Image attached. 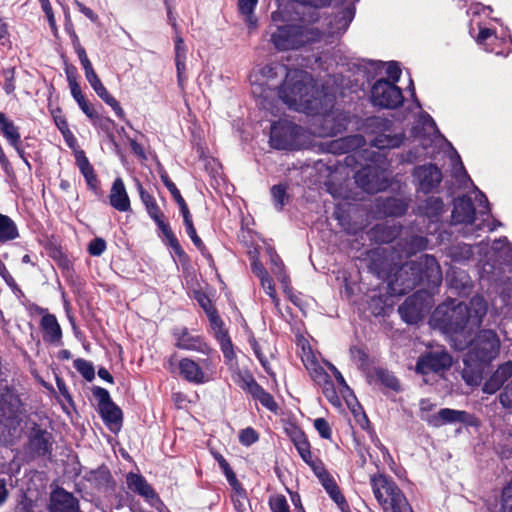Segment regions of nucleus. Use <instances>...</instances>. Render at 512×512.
Returning a JSON list of instances; mask_svg holds the SVG:
<instances>
[{"label": "nucleus", "mask_w": 512, "mask_h": 512, "mask_svg": "<svg viewBox=\"0 0 512 512\" xmlns=\"http://www.w3.org/2000/svg\"><path fill=\"white\" fill-rule=\"evenodd\" d=\"M31 448L35 450L37 454H45L49 451L50 442L49 437L46 433H42L33 437L30 441Z\"/></svg>", "instance_id": "37"}, {"label": "nucleus", "mask_w": 512, "mask_h": 512, "mask_svg": "<svg viewBox=\"0 0 512 512\" xmlns=\"http://www.w3.org/2000/svg\"><path fill=\"white\" fill-rule=\"evenodd\" d=\"M76 6L78 7L79 11L84 14L87 18H89L91 21L96 22L98 19V16L94 13L92 9L89 7H86L80 2H76Z\"/></svg>", "instance_id": "60"}, {"label": "nucleus", "mask_w": 512, "mask_h": 512, "mask_svg": "<svg viewBox=\"0 0 512 512\" xmlns=\"http://www.w3.org/2000/svg\"><path fill=\"white\" fill-rule=\"evenodd\" d=\"M176 345L181 349L198 351L207 356L211 351L210 347L198 335H194L185 329L177 334Z\"/></svg>", "instance_id": "23"}, {"label": "nucleus", "mask_w": 512, "mask_h": 512, "mask_svg": "<svg viewBox=\"0 0 512 512\" xmlns=\"http://www.w3.org/2000/svg\"><path fill=\"white\" fill-rule=\"evenodd\" d=\"M177 204L179 205V208H180V211L182 213L184 222L192 220L191 214L189 212V209L187 207V204H186L185 200L182 198V199L177 201Z\"/></svg>", "instance_id": "63"}, {"label": "nucleus", "mask_w": 512, "mask_h": 512, "mask_svg": "<svg viewBox=\"0 0 512 512\" xmlns=\"http://www.w3.org/2000/svg\"><path fill=\"white\" fill-rule=\"evenodd\" d=\"M106 249V242L101 238H96L90 242L88 251L93 256H100Z\"/></svg>", "instance_id": "45"}, {"label": "nucleus", "mask_w": 512, "mask_h": 512, "mask_svg": "<svg viewBox=\"0 0 512 512\" xmlns=\"http://www.w3.org/2000/svg\"><path fill=\"white\" fill-rule=\"evenodd\" d=\"M19 238L16 223L7 215L0 213V242L6 243Z\"/></svg>", "instance_id": "31"}, {"label": "nucleus", "mask_w": 512, "mask_h": 512, "mask_svg": "<svg viewBox=\"0 0 512 512\" xmlns=\"http://www.w3.org/2000/svg\"><path fill=\"white\" fill-rule=\"evenodd\" d=\"M503 382L496 375L493 374L490 379L484 384L483 391L488 394L495 393L501 386Z\"/></svg>", "instance_id": "49"}, {"label": "nucleus", "mask_w": 512, "mask_h": 512, "mask_svg": "<svg viewBox=\"0 0 512 512\" xmlns=\"http://www.w3.org/2000/svg\"><path fill=\"white\" fill-rule=\"evenodd\" d=\"M0 131L24 163L30 167L28 160L25 158L24 150L21 147V137L18 128L2 112H0Z\"/></svg>", "instance_id": "20"}, {"label": "nucleus", "mask_w": 512, "mask_h": 512, "mask_svg": "<svg viewBox=\"0 0 512 512\" xmlns=\"http://www.w3.org/2000/svg\"><path fill=\"white\" fill-rule=\"evenodd\" d=\"M271 19L272 24L269 26L268 33L271 43L278 50L296 49L318 39V33L312 28L303 30L296 26L280 25L279 22L282 20L280 11L273 12Z\"/></svg>", "instance_id": "4"}, {"label": "nucleus", "mask_w": 512, "mask_h": 512, "mask_svg": "<svg viewBox=\"0 0 512 512\" xmlns=\"http://www.w3.org/2000/svg\"><path fill=\"white\" fill-rule=\"evenodd\" d=\"M258 0H238V10L249 33L254 32L258 27V19L254 15V10Z\"/></svg>", "instance_id": "26"}, {"label": "nucleus", "mask_w": 512, "mask_h": 512, "mask_svg": "<svg viewBox=\"0 0 512 512\" xmlns=\"http://www.w3.org/2000/svg\"><path fill=\"white\" fill-rule=\"evenodd\" d=\"M41 327L44 331V339L46 341H60L62 332L55 316L50 314L43 316L41 320Z\"/></svg>", "instance_id": "29"}, {"label": "nucleus", "mask_w": 512, "mask_h": 512, "mask_svg": "<svg viewBox=\"0 0 512 512\" xmlns=\"http://www.w3.org/2000/svg\"><path fill=\"white\" fill-rule=\"evenodd\" d=\"M371 100L375 106L396 108L403 102L401 90L390 81L379 80L371 90Z\"/></svg>", "instance_id": "11"}, {"label": "nucleus", "mask_w": 512, "mask_h": 512, "mask_svg": "<svg viewBox=\"0 0 512 512\" xmlns=\"http://www.w3.org/2000/svg\"><path fill=\"white\" fill-rule=\"evenodd\" d=\"M423 295H425V298L422 297V293H417L407 298L399 307L398 311L407 323H417L430 306V296L426 292Z\"/></svg>", "instance_id": "12"}, {"label": "nucleus", "mask_w": 512, "mask_h": 512, "mask_svg": "<svg viewBox=\"0 0 512 512\" xmlns=\"http://www.w3.org/2000/svg\"><path fill=\"white\" fill-rule=\"evenodd\" d=\"M500 402L503 406H512V384L508 385L500 395Z\"/></svg>", "instance_id": "58"}, {"label": "nucleus", "mask_w": 512, "mask_h": 512, "mask_svg": "<svg viewBox=\"0 0 512 512\" xmlns=\"http://www.w3.org/2000/svg\"><path fill=\"white\" fill-rule=\"evenodd\" d=\"M503 383L512 377V362L502 364L494 373Z\"/></svg>", "instance_id": "47"}, {"label": "nucleus", "mask_w": 512, "mask_h": 512, "mask_svg": "<svg viewBox=\"0 0 512 512\" xmlns=\"http://www.w3.org/2000/svg\"><path fill=\"white\" fill-rule=\"evenodd\" d=\"M487 312V304L483 297L475 296L471 299L470 307L459 303L450 308L448 305L438 307L436 314H444L442 320L445 327L451 331L455 338L458 334L466 333L478 327Z\"/></svg>", "instance_id": "3"}, {"label": "nucleus", "mask_w": 512, "mask_h": 512, "mask_svg": "<svg viewBox=\"0 0 512 512\" xmlns=\"http://www.w3.org/2000/svg\"><path fill=\"white\" fill-rule=\"evenodd\" d=\"M271 270L274 275L278 278V280L284 285V288H287V277L283 271V264L279 257L275 254H271Z\"/></svg>", "instance_id": "39"}, {"label": "nucleus", "mask_w": 512, "mask_h": 512, "mask_svg": "<svg viewBox=\"0 0 512 512\" xmlns=\"http://www.w3.org/2000/svg\"><path fill=\"white\" fill-rule=\"evenodd\" d=\"M53 118H54L55 125L57 126V128L60 130L61 133H63V131H66L69 129L67 120L64 116L54 114Z\"/></svg>", "instance_id": "61"}, {"label": "nucleus", "mask_w": 512, "mask_h": 512, "mask_svg": "<svg viewBox=\"0 0 512 512\" xmlns=\"http://www.w3.org/2000/svg\"><path fill=\"white\" fill-rule=\"evenodd\" d=\"M75 51L79 57L80 63L83 68L91 65V62L87 57L85 49L78 42L75 44Z\"/></svg>", "instance_id": "55"}, {"label": "nucleus", "mask_w": 512, "mask_h": 512, "mask_svg": "<svg viewBox=\"0 0 512 512\" xmlns=\"http://www.w3.org/2000/svg\"><path fill=\"white\" fill-rule=\"evenodd\" d=\"M423 125L425 126V128L427 129L429 134H436L437 133L436 124H435L434 120L430 116L426 115L423 118Z\"/></svg>", "instance_id": "64"}, {"label": "nucleus", "mask_w": 512, "mask_h": 512, "mask_svg": "<svg viewBox=\"0 0 512 512\" xmlns=\"http://www.w3.org/2000/svg\"><path fill=\"white\" fill-rule=\"evenodd\" d=\"M258 440L257 432L252 428H246L239 434V441L245 446H250Z\"/></svg>", "instance_id": "41"}, {"label": "nucleus", "mask_w": 512, "mask_h": 512, "mask_svg": "<svg viewBox=\"0 0 512 512\" xmlns=\"http://www.w3.org/2000/svg\"><path fill=\"white\" fill-rule=\"evenodd\" d=\"M261 285L265 292L271 297L273 302L277 305L278 304V298L276 296L275 287L273 285V282L270 277H267L261 281Z\"/></svg>", "instance_id": "53"}, {"label": "nucleus", "mask_w": 512, "mask_h": 512, "mask_svg": "<svg viewBox=\"0 0 512 512\" xmlns=\"http://www.w3.org/2000/svg\"><path fill=\"white\" fill-rule=\"evenodd\" d=\"M155 221L158 224L159 228L161 229V231L166 239V243L173 249V251L178 256H180V257L184 256V251L181 248L177 238L175 237V235L172 232L169 225L164 223L159 217H155Z\"/></svg>", "instance_id": "34"}, {"label": "nucleus", "mask_w": 512, "mask_h": 512, "mask_svg": "<svg viewBox=\"0 0 512 512\" xmlns=\"http://www.w3.org/2000/svg\"><path fill=\"white\" fill-rule=\"evenodd\" d=\"M386 73H387L389 79L392 80L391 83L395 84L396 82H398L400 79V76H401V70H400L398 63L389 62L387 64Z\"/></svg>", "instance_id": "50"}, {"label": "nucleus", "mask_w": 512, "mask_h": 512, "mask_svg": "<svg viewBox=\"0 0 512 512\" xmlns=\"http://www.w3.org/2000/svg\"><path fill=\"white\" fill-rule=\"evenodd\" d=\"M280 99L291 109L305 113L318 111L320 100L315 96L312 77L301 70H290L278 91Z\"/></svg>", "instance_id": "2"}, {"label": "nucleus", "mask_w": 512, "mask_h": 512, "mask_svg": "<svg viewBox=\"0 0 512 512\" xmlns=\"http://www.w3.org/2000/svg\"><path fill=\"white\" fill-rule=\"evenodd\" d=\"M467 414L464 411L453 409H441L438 413L430 416L426 420L434 427H440L447 423L464 422Z\"/></svg>", "instance_id": "25"}, {"label": "nucleus", "mask_w": 512, "mask_h": 512, "mask_svg": "<svg viewBox=\"0 0 512 512\" xmlns=\"http://www.w3.org/2000/svg\"><path fill=\"white\" fill-rule=\"evenodd\" d=\"M476 201L478 202L479 207H481L479 212L480 213H488L489 208H488V201H487L486 196L484 194H482L481 192H478V194L476 195Z\"/></svg>", "instance_id": "62"}, {"label": "nucleus", "mask_w": 512, "mask_h": 512, "mask_svg": "<svg viewBox=\"0 0 512 512\" xmlns=\"http://www.w3.org/2000/svg\"><path fill=\"white\" fill-rule=\"evenodd\" d=\"M86 80L91 85L92 89L95 93L107 104L109 105L115 112V114L119 117H123L124 111L120 106L119 102L107 91L105 86L102 84L95 70L93 69L92 64L83 68Z\"/></svg>", "instance_id": "15"}, {"label": "nucleus", "mask_w": 512, "mask_h": 512, "mask_svg": "<svg viewBox=\"0 0 512 512\" xmlns=\"http://www.w3.org/2000/svg\"><path fill=\"white\" fill-rule=\"evenodd\" d=\"M212 455L215 458V460L218 462L219 467L223 471L228 483L234 490L235 494L238 497L243 498L245 496V491L242 488L240 482L237 480L235 473L231 469L228 462L225 460V458L218 452L212 451Z\"/></svg>", "instance_id": "27"}, {"label": "nucleus", "mask_w": 512, "mask_h": 512, "mask_svg": "<svg viewBox=\"0 0 512 512\" xmlns=\"http://www.w3.org/2000/svg\"><path fill=\"white\" fill-rule=\"evenodd\" d=\"M414 176L418 181L422 191L428 192L437 186L441 181V172L434 165H425L417 167Z\"/></svg>", "instance_id": "21"}, {"label": "nucleus", "mask_w": 512, "mask_h": 512, "mask_svg": "<svg viewBox=\"0 0 512 512\" xmlns=\"http://www.w3.org/2000/svg\"><path fill=\"white\" fill-rule=\"evenodd\" d=\"M109 201L111 206L120 212L130 210V199L121 178L114 180L109 194Z\"/></svg>", "instance_id": "22"}, {"label": "nucleus", "mask_w": 512, "mask_h": 512, "mask_svg": "<svg viewBox=\"0 0 512 512\" xmlns=\"http://www.w3.org/2000/svg\"><path fill=\"white\" fill-rule=\"evenodd\" d=\"M97 396L99 397V411L103 420L112 429L118 427L122 416L121 410L111 401L107 390L100 388Z\"/></svg>", "instance_id": "17"}, {"label": "nucleus", "mask_w": 512, "mask_h": 512, "mask_svg": "<svg viewBox=\"0 0 512 512\" xmlns=\"http://www.w3.org/2000/svg\"><path fill=\"white\" fill-rule=\"evenodd\" d=\"M421 269V282H427L429 288L434 289L438 287L442 281V273L440 266L433 256L424 255L420 258Z\"/></svg>", "instance_id": "19"}, {"label": "nucleus", "mask_w": 512, "mask_h": 512, "mask_svg": "<svg viewBox=\"0 0 512 512\" xmlns=\"http://www.w3.org/2000/svg\"><path fill=\"white\" fill-rule=\"evenodd\" d=\"M252 270L255 275L262 281L263 279L269 277L267 271L264 266L257 260H254L252 263Z\"/></svg>", "instance_id": "56"}, {"label": "nucleus", "mask_w": 512, "mask_h": 512, "mask_svg": "<svg viewBox=\"0 0 512 512\" xmlns=\"http://www.w3.org/2000/svg\"><path fill=\"white\" fill-rule=\"evenodd\" d=\"M475 209L466 197L456 199L454 210L452 212V219L455 224H471L474 220Z\"/></svg>", "instance_id": "24"}, {"label": "nucleus", "mask_w": 512, "mask_h": 512, "mask_svg": "<svg viewBox=\"0 0 512 512\" xmlns=\"http://www.w3.org/2000/svg\"><path fill=\"white\" fill-rule=\"evenodd\" d=\"M128 488L142 496L150 505L159 508L162 501L143 476L135 473H128L126 476Z\"/></svg>", "instance_id": "16"}, {"label": "nucleus", "mask_w": 512, "mask_h": 512, "mask_svg": "<svg viewBox=\"0 0 512 512\" xmlns=\"http://www.w3.org/2000/svg\"><path fill=\"white\" fill-rule=\"evenodd\" d=\"M249 393L257 399L264 407L270 411H276L277 404L273 397L267 393L262 387H260L253 378L249 377L245 380Z\"/></svg>", "instance_id": "28"}, {"label": "nucleus", "mask_w": 512, "mask_h": 512, "mask_svg": "<svg viewBox=\"0 0 512 512\" xmlns=\"http://www.w3.org/2000/svg\"><path fill=\"white\" fill-rule=\"evenodd\" d=\"M314 427L322 438L329 439L331 437V428L324 418L314 420Z\"/></svg>", "instance_id": "42"}, {"label": "nucleus", "mask_w": 512, "mask_h": 512, "mask_svg": "<svg viewBox=\"0 0 512 512\" xmlns=\"http://www.w3.org/2000/svg\"><path fill=\"white\" fill-rule=\"evenodd\" d=\"M370 484L383 512H414L402 490L383 474L372 475Z\"/></svg>", "instance_id": "5"}, {"label": "nucleus", "mask_w": 512, "mask_h": 512, "mask_svg": "<svg viewBox=\"0 0 512 512\" xmlns=\"http://www.w3.org/2000/svg\"><path fill=\"white\" fill-rule=\"evenodd\" d=\"M69 88L71 95L76 102L85 97L81 91L80 85L78 84L75 76L69 77Z\"/></svg>", "instance_id": "51"}, {"label": "nucleus", "mask_w": 512, "mask_h": 512, "mask_svg": "<svg viewBox=\"0 0 512 512\" xmlns=\"http://www.w3.org/2000/svg\"><path fill=\"white\" fill-rule=\"evenodd\" d=\"M323 486L325 487L326 491L329 493L331 498L338 504L341 505L344 503V498L341 495L340 491L338 490L336 484L334 481L327 476L322 478Z\"/></svg>", "instance_id": "38"}, {"label": "nucleus", "mask_w": 512, "mask_h": 512, "mask_svg": "<svg viewBox=\"0 0 512 512\" xmlns=\"http://www.w3.org/2000/svg\"><path fill=\"white\" fill-rule=\"evenodd\" d=\"M161 179L176 202L183 198L180 194V191L177 189L176 185L169 179V177L166 174H162Z\"/></svg>", "instance_id": "52"}, {"label": "nucleus", "mask_w": 512, "mask_h": 512, "mask_svg": "<svg viewBox=\"0 0 512 512\" xmlns=\"http://www.w3.org/2000/svg\"><path fill=\"white\" fill-rule=\"evenodd\" d=\"M271 194L275 204L281 208L284 205L286 198L285 187L282 185H275L271 189Z\"/></svg>", "instance_id": "43"}, {"label": "nucleus", "mask_w": 512, "mask_h": 512, "mask_svg": "<svg viewBox=\"0 0 512 512\" xmlns=\"http://www.w3.org/2000/svg\"><path fill=\"white\" fill-rule=\"evenodd\" d=\"M75 159L77 166L79 167L81 173L85 177L87 183L93 186L96 182V176L94 174L93 167L90 165L87 157L85 156L84 151L76 150Z\"/></svg>", "instance_id": "32"}, {"label": "nucleus", "mask_w": 512, "mask_h": 512, "mask_svg": "<svg viewBox=\"0 0 512 512\" xmlns=\"http://www.w3.org/2000/svg\"><path fill=\"white\" fill-rule=\"evenodd\" d=\"M61 134H62L66 144L69 146V148H71L74 152L76 150H79L78 145H77V139L75 138L73 133L70 131V129L63 131V133H61Z\"/></svg>", "instance_id": "54"}, {"label": "nucleus", "mask_w": 512, "mask_h": 512, "mask_svg": "<svg viewBox=\"0 0 512 512\" xmlns=\"http://www.w3.org/2000/svg\"><path fill=\"white\" fill-rule=\"evenodd\" d=\"M354 17V11L348 7L342 10L338 15L331 19L328 23L327 30L325 33L320 34L318 31V39L323 37L326 43H332L335 39L341 37L348 29L352 19Z\"/></svg>", "instance_id": "14"}, {"label": "nucleus", "mask_w": 512, "mask_h": 512, "mask_svg": "<svg viewBox=\"0 0 512 512\" xmlns=\"http://www.w3.org/2000/svg\"><path fill=\"white\" fill-rule=\"evenodd\" d=\"M297 346L300 349L301 360L306 367L310 377L314 382L322 386L323 394L328 399V401L333 406L340 407L342 397L346 400L352 413L357 415L360 410V406L354 399L352 401L348 399V396L351 395V391L339 370L333 364L329 362L325 363L328 369L334 374L338 382V388H335L329 379V375L318 362L317 356L313 352L308 340L303 337L299 338L297 341Z\"/></svg>", "instance_id": "1"}, {"label": "nucleus", "mask_w": 512, "mask_h": 512, "mask_svg": "<svg viewBox=\"0 0 512 512\" xmlns=\"http://www.w3.org/2000/svg\"><path fill=\"white\" fill-rule=\"evenodd\" d=\"M75 367L86 379H91L94 376L93 367L84 360H76Z\"/></svg>", "instance_id": "48"}, {"label": "nucleus", "mask_w": 512, "mask_h": 512, "mask_svg": "<svg viewBox=\"0 0 512 512\" xmlns=\"http://www.w3.org/2000/svg\"><path fill=\"white\" fill-rule=\"evenodd\" d=\"M489 512H512V480L503 488L500 504L488 507Z\"/></svg>", "instance_id": "33"}, {"label": "nucleus", "mask_w": 512, "mask_h": 512, "mask_svg": "<svg viewBox=\"0 0 512 512\" xmlns=\"http://www.w3.org/2000/svg\"><path fill=\"white\" fill-rule=\"evenodd\" d=\"M294 442L301 458L315 471L319 477H322V468L320 467L319 463L313 459L308 441L303 436H299V438L295 439Z\"/></svg>", "instance_id": "30"}, {"label": "nucleus", "mask_w": 512, "mask_h": 512, "mask_svg": "<svg viewBox=\"0 0 512 512\" xmlns=\"http://www.w3.org/2000/svg\"><path fill=\"white\" fill-rule=\"evenodd\" d=\"M175 57L186 58V47L180 36L175 38Z\"/></svg>", "instance_id": "57"}, {"label": "nucleus", "mask_w": 512, "mask_h": 512, "mask_svg": "<svg viewBox=\"0 0 512 512\" xmlns=\"http://www.w3.org/2000/svg\"><path fill=\"white\" fill-rule=\"evenodd\" d=\"M302 129L288 121H279L271 127L270 143L282 150H294L302 147Z\"/></svg>", "instance_id": "7"}, {"label": "nucleus", "mask_w": 512, "mask_h": 512, "mask_svg": "<svg viewBox=\"0 0 512 512\" xmlns=\"http://www.w3.org/2000/svg\"><path fill=\"white\" fill-rule=\"evenodd\" d=\"M452 161L454 162V168H453V171H454V174H455V177L460 181V182H463V180H469V177L463 167V164L462 162L460 161V158L459 156L455 153L453 158H452Z\"/></svg>", "instance_id": "44"}, {"label": "nucleus", "mask_w": 512, "mask_h": 512, "mask_svg": "<svg viewBox=\"0 0 512 512\" xmlns=\"http://www.w3.org/2000/svg\"><path fill=\"white\" fill-rule=\"evenodd\" d=\"M50 512H78V501L69 492L62 488L52 491L49 503Z\"/></svg>", "instance_id": "18"}, {"label": "nucleus", "mask_w": 512, "mask_h": 512, "mask_svg": "<svg viewBox=\"0 0 512 512\" xmlns=\"http://www.w3.org/2000/svg\"><path fill=\"white\" fill-rule=\"evenodd\" d=\"M470 13L472 14V24H475L479 29V34L476 38L477 43L484 46V49L488 52H494L497 55H503L504 50L498 49V46L500 44L509 46L510 41L504 38L499 39L492 29L483 27L481 22L477 21V17L481 13L488 15L490 13V9L488 7L481 6L480 4H474L470 7Z\"/></svg>", "instance_id": "9"}, {"label": "nucleus", "mask_w": 512, "mask_h": 512, "mask_svg": "<svg viewBox=\"0 0 512 512\" xmlns=\"http://www.w3.org/2000/svg\"><path fill=\"white\" fill-rule=\"evenodd\" d=\"M206 311L208 314L211 328H212L217 340L219 341V340L227 337L226 331L223 328V322L221 321L219 316L216 314V312L213 310H206Z\"/></svg>", "instance_id": "36"}, {"label": "nucleus", "mask_w": 512, "mask_h": 512, "mask_svg": "<svg viewBox=\"0 0 512 512\" xmlns=\"http://www.w3.org/2000/svg\"><path fill=\"white\" fill-rule=\"evenodd\" d=\"M401 142V136L381 134L375 138L374 146H376L379 149L394 148L398 147L401 144Z\"/></svg>", "instance_id": "35"}, {"label": "nucleus", "mask_w": 512, "mask_h": 512, "mask_svg": "<svg viewBox=\"0 0 512 512\" xmlns=\"http://www.w3.org/2000/svg\"><path fill=\"white\" fill-rule=\"evenodd\" d=\"M452 364V358L444 350H437L419 358L416 365V372L426 376L430 372L438 373L449 368Z\"/></svg>", "instance_id": "13"}, {"label": "nucleus", "mask_w": 512, "mask_h": 512, "mask_svg": "<svg viewBox=\"0 0 512 512\" xmlns=\"http://www.w3.org/2000/svg\"><path fill=\"white\" fill-rule=\"evenodd\" d=\"M218 342L221 346V350L224 354V357L226 358V360L231 362L234 359L235 354H234L233 346H232L230 339L228 337H225V338L219 340Z\"/></svg>", "instance_id": "46"}, {"label": "nucleus", "mask_w": 512, "mask_h": 512, "mask_svg": "<svg viewBox=\"0 0 512 512\" xmlns=\"http://www.w3.org/2000/svg\"><path fill=\"white\" fill-rule=\"evenodd\" d=\"M179 375L189 382L203 384L214 378L216 373L213 359L210 357L194 361L183 358L178 363Z\"/></svg>", "instance_id": "8"}, {"label": "nucleus", "mask_w": 512, "mask_h": 512, "mask_svg": "<svg viewBox=\"0 0 512 512\" xmlns=\"http://www.w3.org/2000/svg\"><path fill=\"white\" fill-rule=\"evenodd\" d=\"M285 71V67L280 64L255 68L249 76L251 92L254 97L266 100L274 95V88L278 83L277 78L283 76Z\"/></svg>", "instance_id": "6"}, {"label": "nucleus", "mask_w": 512, "mask_h": 512, "mask_svg": "<svg viewBox=\"0 0 512 512\" xmlns=\"http://www.w3.org/2000/svg\"><path fill=\"white\" fill-rule=\"evenodd\" d=\"M80 109L87 117H89L93 121L94 124H97L100 117L97 115L94 107L89 102Z\"/></svg>", "instance_id": "59"}, {"label": "nucleus", "mask_w": 512, "mask_h": 512, "mask_svg": "<svg viewBox=\"0 0 512 512\" xmlns=\"http://www.w3.org/2000/svg\"><path fill=\"white\" fill-rule=\"evenodd\" d=\"M269 507L272 512H290L285 496L277 494L269 499Z\"/></svg>", "instance_id": "40"}, {"label": "nucleus", "mask_w": 512, "mask_h": 512, "mask_svg": "<svg viewBox=\"0 0 512 512\" xmlns=\"http://www.w3.org/2000/svg\"><path fill=\"white\" fill-rule=\"evenodd\" d=\"M500 339L492 330L481 331L470 347V357L482 362H490L499 354Z\"/></svg>", "instance_id": "10"}]
</instances>
